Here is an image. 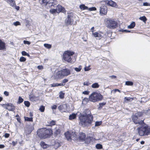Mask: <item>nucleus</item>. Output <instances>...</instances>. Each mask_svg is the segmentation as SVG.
Instances as JSON below:
<instances>
[{"instance_id":"1","label":"nucleus","mask_w":150,"mask_h":150,"mask_svg":"<svg viewBox=\"0 0 150 150\" xmlns=\"http://www.w3.org/2000/svg\"><path fill=\"white\" fill-rule=\"evenodd\" d=\"M133 122L135 124L140 125L139 127L137 129V130L140 136L148 135L150 133V127L145 124L143 120H138V117L133 115L132 116Z\"/></svg>"},{"instance_id":"2","label":"nucleus","mask_w":150,"mask_h":150,"mask_svg":"<svg viewBox=\"0 0 150 150\" xmlns=\"http://www.w3.org/2000/svg\"><path fill=\"white\" fill-rule=\"evenodd\" d=\"M85 115L81 114L79 117L80 120L79 123L83 127L88 126L91 124L93 120V116L91 115L90 111L88 109L86 110Z\"/></svg>"},{"instance_id":"3","label":"nucleus","mask_w":150,"mask_h":150,"mask_svg":"<svg viewBox=\"0 0 150 150\" xmlns=\"http://www.w3.org/2000/svg\"><path fill=\"white\" fill-rule=\"evenodd\" d=\"M52 134V131L50 129H40L37 132L38 136L42 139H45L50 137Z\"/></svg>"},{"instance_id":"4","label":"nucleus","mask_w":150,"mask_h":150,"mask_svg":"<svg viewBox=\"0 0 150 150\" xmlns=\"http://www.w3.org/2000/svg\"><path fill=\"white\" fill-rule=\"evenodd\" d=\"M103 98V96L100 93L96 92L92 93L89 96V99L90 101L95 102L101 100Z\"/></svg>"},{"instance_id":"5","label":"nucleus","mask_w":150,"mask_h":150,"mask_svg":"<svg viewBox=\"0 0 150 150\" xmlns=\"http://www.w3.org/2000/svg\"><path fill=\"white\" fill-rule=\"evenodd\" d=\"M105 25L108 28L114 29L117 27V24L113 19L109 18L106 19Z\"/></svg>"},{"instance_id":"6","label":"nucleus","mask_w":150,"mask_h":150,"mask_svg":"<svg viewBox=\"0 0 150 150\" xmlns=\"http://www.w3.org/2000/svg\"><path fill=\"white\" fill-rule=\"evenodd\" d=\"M71 74L70 70L67 69H65L58 71L56 73V75L58 78L67 76Z\"/></svg>"},{"instance_id":"7","label":"nucleus","mask_w":150,"mask_h":150,"mask_svg":"<svg viewBox=\"0 0 150 150\" xmlns=\"http://www.w3.org/2000/svg\"><path fill=\"white\" fill-rule=\"evenodd\" d=\"M73 52L69 51H65L63 54V59L68 62H71V57L74 54Z\"/></svg>"},{"instance_id":"8","label":"nucleus","mask_w":150,"mask_h":150,"mask_svg":"<svg viewBox=\"0 0 150 150\" xmlns=\"http://www.w3.org/2000/svg\"><path fill=\"white\" fill-rule=\"evenodd\" d=\"M41 1L42 4L47 6V7H54V5L57 4V1L56 0H41Z\"/></svg>"},{"instance_id":"9","label":"nucleus","mask_w":150,"mask_h":150,"mask_svg":"<svg viewBox=\"0 0 150 150\" xmlns=\"http://www.w3.org/2000/svg\"><path fill=\"white\" fill-rule=\"evenodd\" d=\"M107 12V7L105 6H102L100 7V13L101 15H106Z\"/></svg>"},{"instance_id":"10","label":"nucleus","mask_w":150,"mask_h":150,"mask_svg":"<svg viewBox=\"0 0 150 150\" xmlns=\"http://www.w3.org/2000/svg\"><path fill=\"white\" fill-rule=\"evenodd\" d=\"M34 129V127L32 125L27 126L25 129V132L26 134H29L31 133Z\"/></svg>"},{"instance_id":"11","label":"nucleus","mask_w":150,"mask_h":150,"mask_svg":"<svg viewBox=\"0 0 150 150\" xmlns=\"http://www.w3.org/2000/svg\"><path fill=\"white\" fill-rule=\"evenodd\" d=\"M56 9L57 11V13H59L60 12L63 13L66 12V11L64 8L60 5H58L56 7Z\"/></svg>"},{"instance_id":"12","label":"nucleus","mask_w":150,"mask_h":150,"mask_svg":"<svg viewBox=\"0 0 150 150\" xmlns=\"http://www.w3.org/2000/svg\"><path fill=\"white\" fill-rule=\"evenodd\" d=\"M103 1L105 2L108 5L112 7H115L117 5L116 3L115 2L112 0H106L104 1Z\"/></svg>"},{"instance_id":"13","label":"nucleus","mask_w":150,"mask_h":150,"mask_svg":"<svg viewBox=\"0 0 150 150\" xmlns=\"http://www.w3.org/2000/svg\"><path fill=\"white\" fill-rule=\"evenodd\" d=\"M5 105L6 106V109L9 111H13L15 110V107L13 104L11 103L5 104Z\"/></svg>"},{"instance_id":"14","label":"nucleus","mask_w":150,"mask_h":150,"mask_svg":"<svg viewBox=\"0 0 150 150\" xmlns=\"http://www.w3.org/2000/svg\"><path fill=\"white\" fill-rule=\"evenodd\" d=\"M67 105L66 104H63L58 107V109L62 112H64L67 110Z\"/></svg>"},{"instance_id":"15","label":"nucleus","mask_w":150,"mask_h":150,"mask_svg":"<svg viewBox=\"0 0 150 150\" xmlns=\"http://www.w3.org/2000/svg\"><path fill=\"white\" fill-rule=\"evenodd\" d=\"M72 17L70 15H68L67 16V19L65 21L67 25H70L73 22V20L71 18Z\"/></svg>"},{"instance_id":"16","label":"nucleus","mask_w":150,"mask_h":150,"mask_svg":"<svg viewBox=\"0 0 150 150\" xmlns=\"http://www.w3.org/2000/svg\"><path fill=\"white\" fill-rule=\"evenodd\" d=\"M86 136L85 134L83 133H81L79 136V141L81 142H83L85 140Z\"/></svg>"},{"instance_id":"17","label":"nucleus","mask_w":150,"mask_h":150,"mask_svg":"<svg viewBox=\"0 0 150 150\" xmlns=\"http://www.w3.org/2000/svg\"><path fill=\"white\" fill-rule=\"evenodd\" d=\"M61 127L59 126H57L54 129V133L56 135L59 134L61 132Z\"/></svg>"},{"instance_id":"18","label":"nucleus","mask_w":150,"mask_h":150,"mask_svg":"<svg viewBox=\"0 0 150 150\" xmlns=\"http://www.w3.org/2000/svg\"><path fill=\"white\" fill-rule=\"evenodd\" d=\"M92 34L95 37L97 38L96 39L98 40L100 39L102 37V35L100 34L97 32H95Z\"/></svg>"},{"instance_id":"19","label":"nucleus","mask_w":150,"mask_h":150,"mask_svg":"<svg viewBox=\"0 0 150 150\" xmlns=\"http://www.w3.org/2000/svg\"><path fill=\"white\" fill-rule=\"evenodd\" d=\"M70 137V141H71V140H76L77 138V136L76 133L74 132H71Z\"/></svg>"},{"instance_id":"20","label":"nucleus","mask_w":150,"mask_h":150,"mask_svg":"<svg viewBox=\"0 0 150 150\" xmlns=\"http://www.w3.org/2000/svg\"><path fill=\"white\" fill-rule=\"evenodd\" d=\"M71 132H70L69 131H67L64 134L66 137L67 140H68L69 141H70Z\"/></svg>"},{"instance_id":"21","label":"nucleus","mask_w":150,"mask_h":150,"mask_svg":"<svg viewBox=\"0 0 150 150\" xmlns=\"http://www.w3.org/2000/svg\"><path fill=\"white\" fill-rule=\"evenodd\" d=\"M5 43L0 39V50H3L5 49Z\"/></svg>"},{"instance_id":"22","label":"nucleus","mask_w":150,"mask_h":150,"mask_svg":"<svg viewBox=\"0 0 150 150\" xmlns=\"http://www.w3.org/2000/svg\"><path fill=\"white\" fill-rule=\"evenodd\" d=\"M6 2L12 7L16 5L15 1L14 0H8L6 1Z\"/></svg>"},{"instance_id":"23","label":"nucleus","mask_w":150,"mask_h":150,"mask_svg":"<svg viewBox=\"0 0 150 150\" xmlns=\"http://www.w3.org/2000/svg\"><path fill=\"white\" fill-rule=\"evenodd\" d=\"M40 145L43 149H46L48 146V145L45 144V142L41 141L40 143Z\"/></svg>"},{"instance_id":"24","label":"nucleus","mask_w":150,"mask_h":150,"mask_svg":"<svg viewBox=\"0 0 150 150\" xmlns=\"http://www.w3.org/2000/svg\"><path fill=\"white\" fill-rule=\"evenodd\" d=\"M76 117V114L75 113H73L69 115V120H72L75 119Z\"/></svg>"},{"instance_id":"25","label":"nucleus","mask_w":150,"mask_h":150,"mask_svg":"<svg viewBox=\"0 0 150 150\" xmlns=\"http://www.w3.org/2000/svg\"><path fill=\"white\" fill-rule=\"evenodd\" d=\"M99 87V85L97 83H95L92 85L91 87L93 88H98Z\"/></svg>"},{"instance_id":"26","label":"nucleus","mask_w":150,"mask_h":150,"mask_svg":"<svg viewBox=\"0 0 150 150\" xmlns=\"http://www.w3.org/2000/svg\"><path fill=\"white\" fill-rule=\"evenodd\" d=\"M135 22H133L131 23V24L130 25H129L128 26L127 28L130 29L133 28L135 26Z\"/></svg>"},{"instance_id":"27","label":"nucleus","mask_w":150,"mask_h":150,"mask_svg":"<svg viewBox=\"0 0 150 150\" xmlns=\"http://www.w3.org/2000/svg\"><path fill=\"white\" fill-rule=\"evenodd\" d=\"M79 8L83 10L87 9L88 8L87 6H86L84 4L80 5L79 6Z\"/></svg>"},{"instance_id":"28","label":"nucleus","mask_w":150,"mask_h":150,"mask_svg":"<svg viewBox=\"0 0 150 150\" xmlns=\"http://www.w3.org/2000/svg\"><path fill=\"white\" fill-rule=\"evenodd\" d=\"M25 121L32 122L33 121V118L32 117H24Z\"/></svg>"},{"instance_id":"29","label":"nucleus","mask_w":150,"mask_h":150,"mask_svg":"<svg viewBox=\"0 0 150 150\" xmlns=\"http://www.w3.org/2000/svg\"><path fill=\"white\" fill-rule=\"evenodd\" d=\"M50 13L53 14H55L56 13H57V11L56 9L52 8L50 10Z\"/></svg>"},{"instance_id":"30","label":"nucleus","mask_w":150,"mask_h":150,"mask_svg":"<svg viewBox=\"0 0 150 150\" xmlns=\"http://www.w3.org/2000/svg\"><path fill=\"white\" fill-rule=\"evenodd\" d=\"M142 114H143L142 112H138L135 113L134 115L139 118V117L141 116L142 115Z\"/></svg>"},{"instance_id":"31","label":"nucleus","mask_w":150,"mask_h":150,"mask_svg":"<svg viewBox=\"0 0 150 150\" xmlns=\"http://www.w3.org/2000/svg\"><path fill=\"white\" fill-rule=\"evenodd\" d=\"M44 46L45 47L48 49L51 48L52 47L51 45L46 43L44 44Z\"/></svg>"},{"instance_id":"32","label":"nucleus","mask_w":150,"mask_h":150,"mask_svg":"<svg viewBox=\"0 0 150 150\" xmlns=\"http://www.w3.org/2000/svg\"><path fill=\"white\" fill-rule=\"evenodd\" d=\"M81 69L82 66L81 65H79L78 68L76 67L74 68V69L77 72H79L80 71Z\"/></svg>"},{"instance_id":"33","label":"nucleus","mask_w":150,"mask_h":150,"mask_svg":"<svg viewBox=\"0 0 150 150\" xmlns=\"http://www.w3.org/2000/svg\"><path fill=\"white\" fill-rule=\"evenodd\" d=\"M125 85L127 86H132L133 85V83L131 81H127L125 82Z\"/></svg>"},{"instance_id":"34","label":"nucleus","mask_w":150,"mask_h":150,"mask_svg":"<svg viewBox=\"0 0 150 150\" xmlns=\"http://www.w3.org/2000/svg\"><path fill=\"white\" fill-rule=\"evenodd\" d=\"M139 19L143 21L144 22H145L147 20L146 17L145 16H143L139 17Z\"/></svg>"},{"instance_id":"35","label":"nucleus","mask_w":150,"mask_h":150,"mask_svg":"<svg viewBox=\"0 0 150 150\" xmlns=\"http://www.w3.org/2000/svg\"><path fill=\"white\" fill-rule=\"evenodd\" d=\"M91 138L90 137H88L86 139H85V142L87 144H88L90 142Z\"/></svg>"},{"instance_id":"36","label":"nucleus","mask_w":150,"mask_h":150,"mask_svg":"<svg viewBox=\"0 0 150 150\" xmlns=\"http://www.w3.org/2000/svg\"><path fill=\"white\" fill-rule=\"evenodd\" d=\"M55 146L57 147H58L60 146V143L58 142V140H56L55 142Z\"/></svg>"},{"instance_id":"37","label":"nucleus","mask_w":150,"mask_h":150,"mask_svg":"<svg viewBox=\"0 0 150 150\" xmlns=\"http://www.w3.org/2000/svg\"><path fill=\"white\" fill-rule=\"evenodd\" d=\"M64 94L62 92H60L59 93V97L60 98L62 99L64 98Z\"/></svg>"},{"instance_id":"38","label":"nucleus","mask_w":150,"mask_h":150,"mask_svg":"<svg viewBox=\"0 0 150 150\" xmlns=\"http://www.w3.org/2000/svg\"><path fill=\"white\" fill-rule=\"evenodd\" d=\"M23 99L21 97L19 96L18 97V103L20 104L23 102Z\"/></svg>"},{"instance_id":"39","label":"nucleus","mask_w":150,"mask_h":150,"mask_svg":"<svg viewBox=\"0 0 150 150\" xmlns=\"http://www.w3.org/2000/svg\"><path fill=\"white\" fill-rule=\"evenodd\" d=\"M102 123V122L101 121L99 122L96 121L95 122V126H98L100 125Z\"/></svg>"},{"instance_id":"40","label":"nucleus","mask_w":150,"mask_h":150,"mask_svg":"<svg viewBox=\"0 0 150 150\" xmlns=\"http://www.w3.org/2000/svg\"><path fill=\"white\" fill-rule=\"evenodd\" d=\"M96 146L97 149H100L102 148V145L100 144H97Z\"/></svg>"},{"instance_id":"41","label":"nucleus","mask_w":150,"mask_h":150,"mask_svg":"<svg viewBox=\"0 0 150 150\" xmlns=\"http://www.w3.org/2000/svg\"><path fill=\"white\" fill-rule=\"evenodd\" d=\"M88 101V99L87 98H84L83 99L82 101V103L86 104L87 103V102Z\"/></svg>"},{"instance_id":"42","label":"nucleus","mask_w":150,"mask_h":150,"mask_svg":"<svg viewBox=\"0 0 150 150\" xmlns=\"http://www.w3.org/2000/svg\"><path fill=\"white\" fill-rule=\"evenodd\" d=\"M24 104L27 107H29L30 105V102L28 101H25L24 102Z\"/></svg>"},{"instance_id":"43","label":"nucleus","mask_w":150,"mask_h":150,"mask_svg":"<svg viewBox=\"0 0 150 150\" xmlns=\"http://www.w3.org/2000/svg\"><path fill=\"white\" fill-rule=\"evenodd\" d=\"M55 121L54 120H52L50 122V124L49 125V126H52L55 125Z\"/></svg>"},{"instance_id":"44","label":"nucleus","mask_w":150,"mask_h":150,"mask_svg":"<svg viewBox=\"0 0 150 150\" xmlns=\"http://www.w3.org/2000/svg\"><path fill=\"white\" fill-rule=\"evenodd\" d=\"M26 60V58L23 57H20L19 59V60L21 62H24Z\"/></svg>"},{"instance_id":"45","label":"nucleus","mask_w":150,"mask_h":150,"mask_svg":"<svg viewBox=\"0 0 150 150\" xmlns=\"http://www.w3.org/2000/svg\"><path fill=\"white\" fill-rule=\"evenodd\" d=\"M45 107L43 106H41L39 108V110L41 112H43L44 111Z\"/></svg>"},{"instance_id":"46","label":"nucleus","mask_w":150,"mask_h":150,"mask_svg":"<svg viewBox=\"0 0 150 150\" xmlns=\"http://www.w3.org/2000/svg\"><path fill=\"white\" fill-rule=\"evenodd\" d=\"M83 84L84 86H88L89 85L91 84V83L89 82V81H88L84 82Z\"/></svg>"},{"instance_id":"47","label":"nucleus","mask_w":150,"mask_h":150,"mask_svg":"<svg viewBox=\"0 0 150 150\" xmlns=\"http://www.w3.org/2000/svg\"><path fill=\"white\" fill-rule=\"evenodd\" d=\"M125 101H131L132 100V99L130 97H125L124 98Z\"/></svg>"},{"instance_id":"48","label":"nucleus","mask_w":150,"mask_h":150,"mask_svg":"<svg viewBox=\"0 0 150 150\" xmlns=\"http://www.w3.org/2000/svg\"><path fill=\"white\" fill-rule=\"evenodd\" d=\"M106 103H99V108H101L102 107L104 106V105H105Z\"/></svg>"},{"instance_id":"49","label":"nucleus","mask_w":150,"mask_h":150,"mask_svg":"<svg viewBox=\"0 0 150 150\" xmlns=\"http://www.w3.org/2000/svg\"><path fill=\"white\" fill-rule=\"evenodd\" d=\"M96 8L95 7H92L89 8L88 10L90 11H96Z\"/></svg>"},{"instance_id":"50","label":"nucleus","mask_w":150,"mask_h":150,"mask_svg":"<svg viewBox=\"0 0 150 150\" xmlns=\"http://www.w3.org/2000/svg\"><path fill=\"white\" fill-rule=\"evenodd\" d=\"M13 24L15 26H17L18 25H20V23L19 21H16L13 23Z\"/></svg>"},{"instance_id":"51","label":"nucleus","mask_w":150,"mask_h":150,"mask_svg":"<svg viewBox=\"0 0 150 150\" xmlns=\"http://www.w3.org/2000/svg\"><path fill=\"white\" fill-rule=\"evenodd\" d=\"M22 54L23 55L25 56V55H29L28 54H27L25 51H23L22 52Z\"/></svg>"},{"instance_id":"52","label":"nucleus","mask_w":150,"mask_h":150,"mask_svg":"<svg viewBox=\"0 0 150 150\" xmlns=\"http://www.w3.org/2000/svg\"><path fill=\"white\" fill-rule=\"evenodd\" d=\"M23 43L25 44H28L29 45L30 44V42L28 41L24 40L23 41Z\"/></svg>"},{"instance_id":"53","label":"nucleus","mask_w":150,"mask_h":150,"mask_svg":"<svg viewBox=\"0 0 150 150\" xmlns=\"http://www.w3.org/2000/svg\"><path fill=\"white\" fill-rule=\"evenodd\" d=\"M68 81V80L67 79H65L63 80L62 81V83L63 84H64V85L65 84V83L67 82Z\"/></svg>"},{"instance_id":"54","label":"nucleus","mask_w":150,"mask_h":150,"mask_svg":"<svg viewBox=\"0 0 150 150\" xmlns=\"http://www.w3.org/2000/svg\"><path fill=\"white\" fill-rule=\"evenodd\" d=\"M89 67L90 66L86 67H85L84 69L85 71H89L90 69L89 68Z\"/></svg>"},{"instance_id":"55","label":"nucleus","mask_w":150,"mask_h":150,"mask_svg":"<svg viewBox=\"0 0 150 150\" xmlns=\"http://www.w3.org/2000/svg\"><path fill=\"white\" fill-rule=\"evenodd\" d=\"M10 136L9 134L7 133H6L4 135V137L6 138H8Z\"/></svg>"},{"instance_id":"56","label":"nucleus","mask_w":150,"mask_h":150,"mask_svg":"<svg viewBox=\"0 0 150 150\" xmlns=\"http://www.w3.org/2000/svg\"><path fill=\"white\" fill-rule=\"evenodd\" d=\"M83 93L85 95H88L89 93V91H85L83 92Z\"/></svg>"},{"instance_id":"57","label":"nucleus","mask_w":150,"mask_h":150,"mask_svg":"<svg viewBox=\"0 0 150 150\" xmlns=\"http://www.w3.org/2000/svg\"><path fill=\"white\" fill-rule=\"evenodd\" d=\"M58 86V83H54L52 84L51 87Z\"/></svg>"},{"instance_id":"58","label":"nucleus","mask_w":150,"mask_h":150,"mask_svg":"<svg viewBox=\"0 0 150 150\" xmlns=\"http://www.w3.org/2000/svg\"><path fill=\"white\" fill-rule=\"evenodd\" d=\"M18 142L17 141L14 142L13 141L12 142L11 144L13 145V146H15V145L17 144Z\"/></svg>"},{"instance_id":"59","label":"nucleus","mask_w":150,"mask_h":150,"mask_svg":"<svg viewBox=\"0 0 150 150\" xmlns=\"http://www.w3.org/2000/svg\"><path fill=\"white\" fill-rule=\"evenodd\" d=\"M146 114L147 115H150V110H147Z\"/></svg>"},{"instance_id":"60","label":"nucleus","mask_w":150,"mask_h":150,"mask_svg":"<svg viewBox=\"0 0 150 150\" xmlns=\"http://www.w3.org/2000/svg\"><path fill=\"white\" fill-rule=\"evenodd\" d=\"M37 68L39 69H42L43 68V66L42 65L38 66L37 67Z\"/></svg>"},{"instance_id":"61","label":"nucleus","mask_w":150,"mask_h":150,"mask_svg":"<svg viewBox=\"0 0 150 150\" xmlns=\"http://www.w3.org/2000/svg\"><path fill=\"white\" fill-rule=\"evenodd\" d=\"M57 108V106L56 105H54L52 106V109H56Z\"/></svg>"},{"instance_id":"62","label":"nucleus","mask_w":150,"mask_h":150,"mask_svg":"<svg viewBox=\"0 0 150 150\" xmlns=\"http://www.w3.org/2000/svg\"><path fill=\"white\" fill-rule=\"evenodd\" d=\"M4 94L6 96H8L9 95L8 92L6 91H4Z\"/></svg>"},{"instance_id":"63","label":"nucleus","mask_w":150,"mask_h":150,"mask_svg":"<svg viewBox=\"0 0 150 150\" xmlns=\"http://www.w3.org/2000/svg\"><path fill=\"white\" fill-rule=\"evenodd\" d=\"M143 5L144 6H148L149 4L147 2H144L143 3Z\"/></svg>"},{"instance_id":"64","label":"nucleus","mask_w":150,"mask_h":150,"mask_svg":"<svg viewBox=\"0 0 150 150\" xmlns=\"http://www.w3.org/2000/svg\"><path fill=\"white\" fill-rule=\"evenodd\" d=\"M5 147V146L3 144H0V149L3 148Z\"/></svg>"}]
</instances>
